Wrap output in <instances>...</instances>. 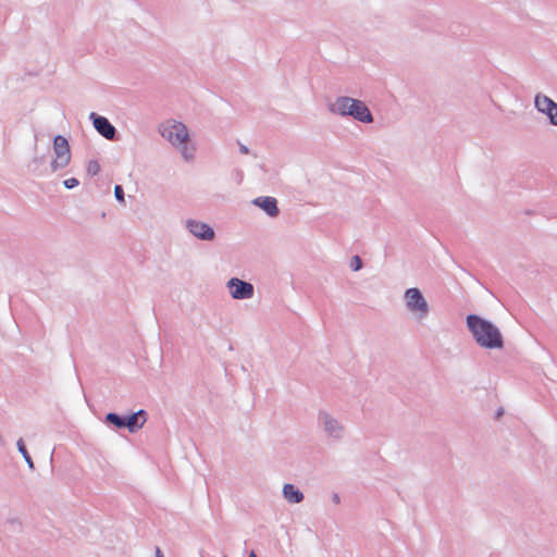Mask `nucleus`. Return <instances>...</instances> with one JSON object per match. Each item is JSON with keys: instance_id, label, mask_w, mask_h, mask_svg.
I'll return each mask as SVG.
<instances>
[{"instance_id": "ddd939ff", "label": "nucleus", "mask_w": 557, "mask_h": 557, "mask_svg": "<svg viewBox=\"0 0 557 557\" xmlns=\"http://www.w3.org/2000/svg\"><path fill=\"white\" fill-rule=\"evenodd\" d=\"M146 422V412L144 410H138L127 417H125V428L128 429L131 433H134L141 429Z\"/></svg>"}, {"instance_id": "f8f14e48", "label": "nucleus", "mask_w": 557, "mask_h": 557, "mask_svg": "<svg viewBox=\"0 0 557 557\" xmlns=\"http://www.w3.org/2000/svg\"><path fill=\"white\" fill-rule=\"evenodd\" d=\"M282 495L288 504H299L305 498L304 493L292 483L283 485Z\"/></svg>"}, {"instance_id": "20e7f679", "label": "nucleus", "mask_w": 557, "mask_h": 557, "mask_svg": "<svg viewBox=\"0 0 557 557\" xmlns=\"http://www.w3.org/2000/svg\"><path fill=\"white\" fill-rule=\"evenodd\" d=\"M405 308L418 321H424L430 314V306L418 287L407 288L403 295Z\"/></svg>"}, {"instance_id": "aec40b11", "label": "nucleus", "mask_w": 557, "mask_h": 557, "mask_svg": "<svg viewBox=\"0 0 557 557\" xmlns=\"http://www.w3.org/2000/svg\"><path fill=\"white\" fill-rule=\"evenodd\" d=\"M238 145H239V151H240L242 153H244V154H248V153L250 152V151H249V148H248L246 145H244V144H242V143H239Z\"/></svg>"}, {"instance_id": "f3484780", "label": "nucleus", "mask_w": 557, "mask_h": 557, "mask_svg": "<svg viewBox=\"0 0 557 557\" xmlns=\"http://www.w3.org/2000/svg\"><path fill=\"white\" fill-rule=\"evenodd\" d=\"M350 269L352 271H359L362 268V260L358 256H354L350 260Z\"/></svg>"}, {"instance_id": "f257e3e1", "label": "nucleus", "mask_w": 557, "mask_h": 557, "mask_svg": "<svg viewBox=\"0 0 557 557\" xmlns=\"http://www.w3.org/2000/svg\"><path fill=\"white\" fill-rule=\"evenodd\" d=\"M160 136L178 152L186 163L196 159L197 145L191 138L189 128L183 122L169 119L160 123L158 127Z\"/></svg>"}, {"instance_id": "412c9836", "label": "nucleus", "mask_w": 557, "mask_h": 557, "mask_svg": "<svg viewBox=\"0 0 557 557\" xmlns=\"http://www.w3.org/2000/svg\"><path fill=\"white\" fill-rule=\"evenodd\" d=\"M156 557H164L159 547L156 548Z\"/></svg>"}, {"instance_id": "1a4fd4ad", "label": "nucleus", "mask_w": 557, "mask_h": 557, "mask_svg": "<svg viewBox=\"0 0 557 557\" xmlns=\"http://www.w3.org/2000/svg\"><path fill=\"white\" fill-rule=\"evenodd\" d=\"M534 107L548 117L552 125L557 126V102L546 95L537 94L534 97Z\"/></svg>"}, {"instance_id": "9d476101", "label": "nucleus", "mask_w": 557, "mask_h": 557, "mask_svg": "<svg viewBox=\"0 0 557 557\" xmlns=\"http://www.w3.org/2000/svg\"><path fill=\"white\" fill-rule=\"evenodd\" d=\"M89 119L92 121L95 129L103 136L108 140L115 139L116 128L111 124V122L101 115H98L95 112L89 114Z\"/></svg>"}, {"instance_id": "4be33fe9", "label": "nucleus", "mask_w": 557, "mask_h": 557, "mask_svg": "<svg viewBox=\"0 0 557 557\" xmlns=\"http://www.w3.org/2000/svg\"><path fill=\"white\" fill-rule=\"evenodd\" d=\"M333 502L336 504L339 503V496L337 494L333 495Z\"/></svg>"}, {"instance_id": "39448f33", "label": "nucleus", "mask_w": 557, "mask_h": 557, "mask_svg": "<svg viewBox=\"0 0 557 557\" xmlns=\"http://www.w3.org/2000/svg\"><path fill=\"white\" fill-rule=\"evenodd\" d=\"M318 424L324 434L335 441H341L346 435V425L335 414L327 410H319L317 416Z\"/></svg>"}, {"instance_id": "0eeeda50", "label": "nucleus", "mask_w": 557, "mask_h": 557, "mask_svg": "<svg viewBox=\"0 0 557 557\" xmlns=\"http://www.w3.org/2000/svg\"><path fill=\"white\" fill-rule=\"evenodd\" d=\"M184 228L195 238L202 242H212L215 239L214 228L198 219L188 218L183 222Z\"/></svg>"}, {"instance_id": "5701e85b", "label": "nucleus", "mask_w": 557, "mask_h": 557, "mask_svg": "<svg viewBox=\"0 0 557 557\" xmlns=\"http://www.w3.org/2000/svg\"><path fill=\"white\" fill-rule=\"evenodd\" d=\"M248 557H257V555L253 550H251Z\"/></svg>"}, {"instance_id": "a211bd4d", "label": "nucleus", "mask_w": 557, "mask_h": 557, "mask_svg": "<svg viewBox=\"0 0 557 557\" xmlns=\"http://www.w3.org/2000/svg\"><path fill=\"white\" fill-rule=\"evenodd\" d=\"M114 196H115V199L119 202L124 203V201H125L124 190H123L121 185H115V187H114Z\"/></svg>"}, {"instance_id": "423d86ee", "label": "nucleus", "mask_w": 557, "mask_h": 557, "mask_svg": "<svg viewBox=\"0 0 557 557\" xmlns=\"http://www.w3.org/2000/svg\"><path fill=\"white\" fill-rule=\"evenodd\" d=\"M54 158L50 163L51 172H57L69 165L71 161V149L67 139L62 135L53 138Z\"/></svg>"}, {"instance_id": "9b49d317", "label": "nucleus", "mask_w": 557, "mask_h": 557, "mask_svg": "<svg viewBox=\"0 0 557 557\" xmlns=\"http://www.w3.org/2000/svg\"><path fill=\"white\" fill-rule=\"evenodd\" d=\"M252 205L263 210L269 216L275 218L278 215L277 200L270 196H260L252 200Z\"/></svg>"}, {"instance_id": "2eb2a0df", "label": "nucleus", "mask_w": 557, "mask_h": 557, "mask_svg": "<svg viewBox=\"0 0 557 557\" xmlns=\"http://www.w3.org/2000/svg\"><path fill=\"white\" fill-rule=\"evenodd\" d=\"M16 447H17V450L20 451V454L23 456L25 462L27 463L28 468L30 470L34 469V461L32 459V457L29 456L27 449H26V446L24 444V441L23 438H20L17 440L16 442Z\"/></svg>"}, {"instance_id": "6ab92c4d", "label": "nucleus", "mask_w": 557, "mask_h": 557, "mask_svg": "<svg viewBox=\"0 0 557 557\" xmlns=\"http://www.w3.org/2000/svg\"><path fill=\"white\" fill-rule=\"evenodd\" d=\"M78 184H79V182L75 177L67 178L63 182L64 187L67 189H72V188L78 186Z\"/></svg>"}, {"instance_id": "dca6fc26", "label": "nucleus", "mask_w": 557, "mask_h": 557, "mask_svg": "<svg viewBox=\"0 0 557 557\" xmlns=\"http://www.w3.org/2000/svg\"><path fill=\"white\" fill-rule=\"evenodd\" d=\"M87 172L89 175L95 176L100 172V164L96 160L88 162Z\"/></svg>"}, {"instance_id": "6e6552de", "label": "nucleus", "mask_w": 557, "mask_h": 557, "mask_svg": "<svg viewBox=\"0 0 557 557\" xmlns=\"http://www.w3.org/2000/svg\"><path fill=\"white\" fill-rule=\"evenodd\" d=\"M226 288L231 297L235 300H248L255 295V287L251 283L232 277L226 282Z\"/></svg>"}, {"instance_id": "7ed1b4c3", "label": "nucleus", "mask_w": 557, "mask_h": 557, "mask_svg": "<svg viewBox=\"0 0 557 557\" xmlns=\"http://www.w3.org/2000/svg\"><path fill=\"white\" fill-rule=\"evenodd\" d=\"M329 111L342 117L350 116L354 120L370 124L373 122V115L367 104L359 99L348 96H339L327 104Z\"/></svg>"}, {"instance_id": "4468645a", "label": "nucleus", "mask_w": 557, "mask_h": 557, "mask_svg": "<svg viewBox=\"0 0 557 557\" xmlns=\"http://www.w3.org/2000/svg\"><path fill=\"white\" fill-rule=\"evenodd\" d=\"M106 423L114 425L116 429L125 428V417L119 416L114 412H109L104 418Z\"/></svg>"}, {"instance_id": "f03ea898", "label": "nucleus", "mask_w": 557, "mask_h": 557, "mask_svg": "<svg viewBox=\"0 0 557 557\" xmlns=\"http://www.w3.org/2000/svg\"><path fill=\"white\" fill-rule=\"evenodd\" d=\"M466 321L469 332L480 347L485 349L504 347L502 332L494 323L476 314H469Z\"/></svg>"}]
</instances>
